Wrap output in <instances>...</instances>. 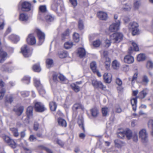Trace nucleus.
<instances>
[{
	"label": "nucleus",
	"instance_id": "1",
	"mask_svg": "<svg viewBox=\"0 0 153 153\" xmlns=\"http://www.w3.org/2000/svg\"><path fill=\"white\" fill-rule=\"evenodd\" d=\"M123 35L120 33H115L110 36V41L106 39L105 41V46L108 48L111 45V42L119 43L123 39Z\"/></svg>",
	"mask_w": 153,
	"mask_h": 153
},
{
	"label": "nucleus",
	"instance_id": "2",
	"mask_svg": "<svg viewBox=\"0 0 153 153\" xmlns=\"http://www.w3.org/2000/svg\"><path fill=\"white\" fill-rule=\"evenodd\" d=\"M139 136L143 143H145L148 141V134L146 129H141L139 132Z\"/></svg>",
	"mask_w": 153,
	"mask_h": 153
},
{
	"label": "nucleus",
	"instance_id": "3",
	"mask_svg": "<svg viewBox=\"0 0 153 153\" xmlns=\"http://www.w3.org/2000/svg\"><path fill=\"white\" fill-rule=\"evenodd\" d=\"M34 82L35 86L36 87L40 94L43 95L46 92L43 89L42 84L40 82V80L37 78L34 79Z\"/></svg>",
	"mask_w": 153,
	"mask_h": 153
},
{
	"label": "nucleus",
	"instance_id": "4",
	"mask_svg": "<svg viewBox=\"0 0 153 153\" xmlns=\"http://www.w3.org/2000/svg\"><path fill=\"white\" fill-rule=\"evenodd\" d=\"M35 32L37 33L39 39V45H41L44 42L45 38V34L42 32L39 29H36L35 30Z\"/></svg>",
	"mask_w": 153,
	"mask_h": 153
},
{
	"label": "nucleus",
	"instance_id": "5",
	"mask_svg": "<svg viewBox=\"0 0 153 153\" xmlns=\"http://www.w3.org/2000/svg\"><path fill=\"white\" fill-rule=\"evenodd\" d=\"M120 21L119 20L111 25L109 27V30L111 32H115L120 29Z\"/></svg>",
	"mask_w": 153,
	"mask_h": 153
},
{
	"label": "nucleus",
	"instance_id": "6",
	"mask_svg": "<svg viewBox=\"0 0 153 153\" xmlns=\"http://www.w3.org/2000/svg\"><path fill=\"white\" fill-rule=\"evenodd\" d=\"M21 52L25 57H27L30 56L32 51L26 45H24L21 48Z\"/></svg>",
	"mask_w": 153,
	"mask_h": 153
},
{
	"label": "nucleus",
	"instance_id": "7",
	"mask_svg": "<svg viewBox=\"0 0 153 153\" xmlns=\"http://www.w3.org/2000/svg\"><path fill=\"white\" fill-rule=\"evenodd\" d=\"M34 108L36 111L40 112H42L46 109L43 104L39 102L35 103Z\"/></svg>",
	"mask_w": 153,
	"mask_h": 153
},
{
	"label": "nucleus",
	"instance_id": "8",
	"mask_svg": "<svg viewBox=\"0 0 153 153\" xmlns=\"http://www.w3.org/2000/svg\"><path fill=\"white\" fill-rule=\"evenodd\" d=\"M2 137L4 140L10 146L13 148L16 147V143L13 140L11 139L9 137L5 135H3Z\"/></svg>",
	"mask_w": 153,
	"mask_h": 153
},
{
	"label": "nucleus",
	"instance_id": "9",
	"mask_svg": "<svg viewBox=\"0 0 153 153\" xmlns=\"http://www.w3.org/2000/svg\"><path fill=\"white\" fill-rule=\"evenodd\" d=\"M92 84L95 88H99L102 89H104L105 88V86H104L101 82L97 81L96 79L92 80Z\"/></svg>",
	"mask_w": 153,
	"mask_h": 153
},
{
	"label": "nucleus",
	"instance_id": "10",
	"mask_svg": "<svg viewBox=\"0 0 153 153\" xmlns=\"http://www.w3.org/2000/svg\"><path fill=\"white\" fill-rule=\"evenodd\" d=\"M21 9L23 11H28L31 10V4L28 2L25 1L22 4Z\"/></svg>",
	"mask_w": 153,
	"mask_h": 153
},
{
	"label": "nucleus",
	"instance_id": "11",
	"mask_svg": "<svg viewBox=\"0 0 153 153\" xmlns=\"http://www.w3.org/2000/svg\"><path fill=\"white\" fill-rule=\"evenodd\" d=\"M26 41L28 44L32 45L35 44L36 43V38L33 34H30L28 35Z\"/></svg>",
	"mask_w": 153,
	"mask_h": 153
},
{
	"label": "nucleus",
	"instance_id": "12",
	"mask_svg": "<svg viewBox=\"0 0 153 153\" xmlns=\"http://www.w3.org/2000/svg\"><path fill=\"white\" fill-rule=\"evenodd\" d=\"M62 2V0H53L51 6L52 9L54 11H56L57 10L58 6Z\"/></svg>",
	"mask_w": 153,
	"mask_h": 153
},
{
	"label": "nucleus",
	"instance_id": "13",
	"mask_svg": "<svg viewBox=\"0 0 153 153\" xmlns=\"http://www.w3.org/2000/svg\"><path fill=\"white\" fill-rule=\"evenodd\" d=\"M105 82L107 83H110L112 81V76L110 73H105L103 76Z\"/></svg>",
	"mask_w": 153,
	"mask_h": 153
},
{
	"label": "nucleus",
	"instance_id": "14",
	"mask_svg": "<svg viewBox=\"0 0 153 153\" xmlns=\"http://www.w3.org/2000/svg\"><path fill=\"white\" fill-rule=\"evenodd\" d=\"M97 15L98 17L101 20H105L108 18L107 14L104 12H99L97 13Z\"/></svg>",
	"mask_w": 153,
	"mask_h": 153
},
{
	"label": "nucleus",
	"instance_id": "15",
	"mask_svg": "<svg viewBox=\"0 0 153 153\" xmlns=\"http://www.w3.org/2000/svg\"><path fill=\"white\" fill-rule=\"evenodd\" d=\"M125 63L128 64H131L134 61V57L130 55H127L125 56L124 59Z\"/></svg>",
	"mask_w": 153,
	"mask_h": 153
},
{
	"label": "nucleus",
	"instance_id": "16",
	"mask_svg": "<svg viewBox=\"0 0 153 153\" xmlns=\"http://www.w3.org/2000/svg\"><path fill=\"white\" fill-rule=\"evenodd\" d=\"M72 109L74 111H76L80 109L83 110H84V108L83 106L80 103H76L72 107Z\"/></svg>",
	"mask_w": 153,
	"mask_h": 153
},
{
	"label": "nucleus",
	"instance_id": "17",
	"mask_svg": "<svg viewBox=\"0 0 153 153\" xmlns=\"http://www.w3.org/2000/svg\"><path fill=\"white\" fill-rule=\"evenodd\" d=\"M77 54L80 58L84 57L86 54V51L85 49L82 48H78Z\"/></svg>",
	"mask_w": 153,
	"mask_h": 153
},
{
	"label": "nucleus",
	"instance_id": "18",
	"mask_svg": "<svg viewBox=\"0 0 153 153\" xmlns=\"http://www.w3.org/2000/svg\"><path fill=\"white\" fill-rule=\"evenodd\" d=\"M137 97L135 98H132L131 99V102L132 105L133 110L135 111L137 109Z\"/></svg>",
	"mask_w": 153,
	"mask_h": 153
},
{
	"label": "nucleus",
	"instance_id": "19",
	"mask_svg": "<svg viewBox=\"0 0 153 153\" xmlns=\"http://www.w3.org/2000/svg\"><path fill=\"white\" fill-rule=\"evenodd\" d=\"M114 143L115 146L118 148H121L125 145L124 142L118 139L115 140Z\"/></svg>",
	"mask_w": 153,
	"mask_h": 153
},
{
	"label": "nucleus",
	"instance_id": "20",
	"mask_svg": "<svg viewBox=\"0 0 153 153\" xmlns=\"http://www.w3.org/2000/svg\"><path fill=\"white\" fill-rule=\"evenodd\" d=\"M9 39L14 43H16L20 39L19 36L14 34L11 35L9 36Z\"/></svg>",
	"mask_w": 153,
	"mask_h": 153
},
{
	"label": "nucleus",
	"instance_id": "21",
	"mask_svg": "<svg viewBox=\"0 0 153 153\" xmlns=\"http://www.w3.org/2000/svg\"><path fill=\"white\" fill-rule=\"evenodd\" d=\"M33 108L31 106H29L27 108L26 114L27 117L28 118H30L33 116Z\"/></svg>",
	"mask_w": 153,
	"mask_h": 153
},
{
	"label": "nucleus",
	"instance_id": "22",
	"mask_svg": "<svg viewBox=\"0 0 153 153\" xmlns=\"http://www.w3.org/2000/svg\"><path fill=\"white\" fill-rule=\"evenodd\" d=\"M13 110L15 111L17 115H20L23 113L24 111V108L22 106H20L18 108H14Z\"/></svg>",
	"mask_w": 153,
	"mask_h": 153
},
{
	"label": "nucleus",
	"instance_id": "23",
	"mask_svg": "<svg viewBox=\"0 0 153 153\" xmlns=\"http://www.w3.org/2000/svg\"><path fill=\"white\" fill-rule=\"evenodd\" d=\"M59 126L65 127L67 126V123L64 119L61 118H59L57 120Z\"/></svg>",
	"mask_w": 153,
	"mask_h": 153
},
{
	"label": "nucleus",
	"instance_id": "24",
	"mask_svg": "<svg viewBox=\"0 0 153 153\" xmlns=\"http://www.w3.org/2000/svg\"><path fill=\"white\" fill-rule=\"evenodd\" d=\"M125 135L128 140H130L131 138L133 135L131 131L129 129H127L125 131Z\"/></svg>",
	"mask_w": 153,
	"mask_h": 153
},
{
	"label": "nucleus",
	"instance_id": "25",
	"mask_svg": "<svg viewBox=\"0 0 153 153\" xmlns=\"http://www.w3.org/2000/svg\"><path fill=\"white\" fill-rule=\"evenodd\" d=\"M149 80L148 77L146 75H143L142 78L141 83L143 85H146L148 83Z\"/></svg>",
	"mask_w": 153,
	"mask_h": 153
},
{
	"label": "nucleus",
	"instance_id": "26",
	"mask_svg": "<svg viewBox=\"0 0 153 153\" xmlns=\"http://www.w3.org/2000/svg\"><path fill=\"white\" fill-rule=\"evenodd\" d=\"M28 19V16L26 14L24 13L20 14L19 16L20 20L25 22L27 21Z\"/></svg>",
	"mask_w": 153,
	"mask_h": 153
},
{
	"label": "nucleus",
	"instance_id": "27",
	"mask_svg": "<svg viewBox=\"0 0 153 153\" xmlns=\"http://www.w3.org/2000/svg\"><path fill=\"white\" fill-rule=\"evenodd\" d=\"M45 18L47 22H51L53 21L55 19L54 16L51 14H48L45 16Z\"/></svg>",
	"mask_w": 153,
	"mask_h": 153
},
{
	"label": "nucleus",
	"instance_id": "28",
	"mask_svg": "<svg viewBox=\"0 0 153 153\" xmlns=\"http://www.w3.org/2000/svg\"><path fill=\"white\" fill-rule=\"evenodd\" d=\"M92 116L93 117H97L99 114L98 109L96 108H92L90 110Z\"/></svg>",
	"mask_w": 153,
	"mask_h": 153
},
{
	"label": "nucleus",
	"instance_id": "29",
	"mask_svg": "<svg viewBox=\"0 0 153 153\" xmlns=\"http://www.w3.org/2000/svg\"><path fill=\"white\" fill-rule=\"evenodd\" d=\"M138 27V24L135 22H133L130 23L129 25L128 28L129 30L136 28Z\"/></svg>",
	"mask_w": 153,
	"mask_h": 153
},
{
	"label": "nucleus",
	"instance_id": "30",
	"mask_svg": "<svg viewBox=\"0 0 153 153\" xmlns=\"http://www.w3.org/2000/svg\"><path fill=\"white\" fill-rule=\"evenodd\" d=\"M110 63L111 60L110 58H106L105 61V68L107 70H110Z\"/></svg>",
	"mask_w": 153,
	"mask_h": 153
},
{
	"label": "nucleus",
	"instance_id": "31",
	"mask_svg": "<svg viewBox=\"0 0 153 153\" xmlns=\"http://www.w3.org/2000/svg\"><path fill=\"white\" fill-rule=\"evenodd\" d=\"M49 106L51 111H55L57 108V105L55 102H51L49 103Z\"/></svg>",
	"mask_w": 153,
	"mask_h": 153
},
{
	"label": "nucleus",
	"instance_id": "32",
	"mask_svg": "<svg viewBox=\"0 0 153 153\" xmlns=\"http://www.w3.org/2000/svg\"><path fill=\"white\" fill-rule=\"evenodd\" d=\"M13 95L12 94H8L5 97L6 103L8 102L11 103L13 101Z\"/></svg>",
	"mask_w": 153,
	"mask_h": 153
},
{
	"label": "nucleus",
	"instance_id": "33",
	"mask_svg": "<svg viewBox=\"0 0 153 153\" xmlns=\"http://www.w3.org/2000/svg\"><path fill=\"white\" fill-rule=\"evenodd\" d=\"M120 63L116 60H114L112 62V67L114 69H117L120 67Z\"/></svg>",
	"mask_w": 153,
	"mask_h": 153
},
{
	"label": "nucleus",
	"instance_id": "34",
	"mask_svg": "<svg viewBox=\"0 0 153 153\" xmlns=\"http://www.w3.org/2000/svg\"><path fill=\"white\" fill-rule=\"evenodd\" d=\"M147 94L146 91L145 90H143L139 93L138 96L137 97L141 99H143L146 97Z\"/></svg>",
	"mask_w": 153,
	"mask_h": 153
},
{
	"label": "nucleus",
	"instance_id": "35",
	"mask_svg": "<svg viewBox=\"0 0 153 153\" xmlns=\"http://www.w3.org/2000/svg\"><path fill=\"white\" fill-rule=\"evenodd\" d=\"M90 68L93 72H95L97 70V64L95 62H93L90 64Z\"/></svg>",
	"mask_w": 153,
	"mask_h": 153
},
{
	"label": "nucleus",
	"instance_id": "36",
	"mask_svg": "<svg viewBox=\"0 0 153 153\" xmlns=\"http://www.w3.org/2000/svg\"><path fill=\"white\" fill-rule=\"evenodd\" d=\"M73 45V42H66L64 44V47L66 49H69L72 47Z\"/></svg>",
	"mask_w": 153,
	"mask_h": 153
},
{
	"label": "nucleus",
	"instance_id": "37",
	"mask_svg": "<svg viewBox=\"0 0 153 153\" xmlns=\"http://www.w3.org/2000/svg\"><path fill=\"white\" fill-rule=\"evenodd\" d=\"M59 57L61 58H63L67 57L68 53L66 51H62L59 52L58 53Z\"/></svg>",
	"mask_w": 153,
	"mask_h": 153
},
{
	"label": "nucleus",
	"instance_id": "38",
	"mask_svg": "<svg viewBox=\"0 0 153 153\" xmlns=\"http://www.w3.org/2000/svg\"><path fill=\"white\" fill-rule=\"evenodd\" d=\"M78 123L79 127L82 128L84 131H85V129L83 126V121L82 117H81L80 118H78Z\"/></svg>",
	"mask_w": 153,
	"mask_h": 153
},
{
	"label": "nucleus",
	"instance_id": "39",
	"mask_svg": "<svg viewBox=\"0 0 153 153\" xmlns=\"http://www.w3.org/2000/svg\"><path fill=\"white\" fill-rule=\"evenodd\" d=\"M72 88L76 92H79L80 90L79 86L75 83H72L71 85Z\"/></svg>",
	"mask_w": 153,
	"mask_h": 153
},
{
	"label": "nucleus",
	"instance_id": "40",
	"mask_svg": "<svg viewBox=\"0 0 153 153\" xmlns=\"http://www.w3.org/2000/svg\"><path fill=\"white\" fill-rule=\"evenodd\" d=\"M46 63L47 67L49 68L53 64V61L51 59H48L46 60Z\"/></svg>",
	"mask_w": 153,
	"mask_h": 153
},
{
	"label": "nucleus",
	"instance_id": "41",
	"mask_svg": "<svg viewBox=\"0 0 153 153\" xmlns=\"http://www.w3.org/2000/svg\"><path fill=\"white\" fill-rule=\"evenodd\" d=\"M10 130L12 132L14 136L17 137L19 136V134L17 128H10Z\"/></svg>",
	"mask_w": 153,
	"mask_h": 153
},
{
	"label": "nucleus",
	"instance_id": "42",
	"mask_svg": "<svg viewBox=\"0 0 153 153\" xmlns=\"http://www.w3.org/2000/svg\"><path fill=\"white\" fill-rule=\"evenodd\" d=\"M145 59V56L143 54H140L138 55L137 57V59L138 61H143Z\"/></svg>",
	"mask_w": 153,
	"mask_h": 153
},
{
	"label": "nucleus",
	"instance_id": "43",
	"mask_svg": "<svg viewBox=\"0 0 153 153\" xmlns=\"http://www.w3.org/2000/svg\"><path fill=\"white\" fill-rule=\"evenodd\" d=\"M109 111V109L107 107H104L102 108V113L103 115L104 116H106L108 115Z\"/></svg>",
	"mask_w": 153,
	"mask_h": 153
},
{
	"label": "nucleus",
	"instance_id": "44",
	"mask_svg": "<svg viewBox=\"0 0 153 153\" xmlns=\"http://www.w3.org/2000/svg\"><path fill=\"white\" fill-rule=\"evenodd\" d=\"M32 68L33 70L37 72H39L41 70V68L39 64H35L33 65Z\"/></svg>",
	"mask_w": 153,
	"mask_h": 153
},
{
	"label": "nucleus",
	"instance_id": "45",
	"mask_svg": "<svg viewBox=\"0 0 153 153\" xmlns=\"http://www.w3.org/2000/svg\"><path fill=\"white\" fill-rule=\"evenodd\" d=\"M102 44L101 41L98 39L94 41L93 43V45L95 47H99Z\"/></svg>",
	"mask_w": 153,
	"mask_h": 153
},
{
	"label": "nucleus",
	"instance_id": "46",
	"mask_svg": "<svg viewBox=\"0 0 153 153\" xmlns=\"http://www.w3.org/2000/svg\"><path fill=\"white\" fill-rule=\"evenodd\" d=\"M133 140L135 142H137L138 140V137L137 133V132H134L132 136Z\"/></svg>",
	"mask_w": 153,
	"mask_h": 153
},
{
	"label": "nucleus",
	"instance_id": "47",
	"mask_svg": "<svg viewBox=\"0 0 153 153\" xmlns=\"http://www.w3.org/2000/svg\"><path fill=\"white\" fill-rule=\"evenodd\" d=\"M131 31L132 35L133 36L139 34L140 31L138 27L130 30Z\"/></svg>",
	"mask_w": 153,
	"mask_h": 153
},
{
	"label": "nucleus",
	"instance_id": "48",
	"mask_svg": "<svg viewBox=\"0 0 153 153\" xmlns=\"http://www.w3.org/2000/svg\"><path fill=\"white\" fill-rule=\"evenodd\" d=\"M78 27L79 29L80 30H82L84 28L83 22L81 19H79V21Z\"/></svg>",
	"mask_w": 153,
	"mask_h": 153
},
{
	"label": "nucleus",
	"instance_id": "49",
	"mask_svg": "<svg viewBox=\"0 0 153 153\" xmlns=\"http://www.w3.org/2000/svg\"><path fill=\"white\" fill-rule=\"evenodd\" d=\"M73 39L75 42H78L79 40V34L77 33H74L73 36Z\"/></svg>",
	"mask_w": 153,
	"mask_h": 153
},
{
	"label": "nucleus",
	"instance_id": "50",
	"mask_svg": "<svg viewBox=\"0 0 153 153\" xmlns=\"http://www.w3.org/2000/svg\"><path fill=\"white\" fill-rule=\"evenodd\" d=\"M69 30L68 29L62 35V40H64L66 38V37L68 36L69 35Z\"/></svg>",
	"mask_w": 153,
	"mask_h": 153
},
{
	"label": "nucleus",
	"instance_id": "51",
	"mask_svg": "<svg viewBox=\"0 0 153 153\" xmlns=\"http://www.w3.org/2000/svg\"><path fill=\"white\" fill-rule=\"evenodd\" d=\"M125 131L118 132L117 134V136L118 137L123 139L125 136Z\"/></svg>",
	"mask_w": 153,
	"mask_h": 153
},
{
	"label": "nucleus",
	"instance_id": "52",
	"mask_svg": "<svg viewBox=\"0 0 153 153\" xmlns=\"http://www.w3.org/2000/svg\"><path fill=\"white\" fill-rule=\"evenodd\" d=\"M148 126L149 127H151L152 128L151 134L153 136V120H149L148 123Z\"/></svg>",
	"mask_w": 153,
	"mask_h": 153
},
{
	"label": "nucleus",
	"instance_id": "53",
	"mask_svg": "<svg viewBox=\"0 0 153 153\" xmlns=\"http://www.w3.org/2000/svg\"><path fill=\"white\" fill-rule=\"evenodd\" d=\"M138 74L137 72H136L134 75L132 77V79L131 80V84L132 85H133V84L134 83L135 81H136L137 79V76Z\"/></svg>",
	"mask_w": 153,
	"mask_h": 153
},
{
	"label": "nucleus",
	"instance_id": "54",
	"mask_svg": "<svg viewBox=\"0 0 153 153\" xmlns=\"http://www.w3.org/2000/svg\"><path fill=\"white\" fill-rule=\"evenodd\" d=\"M146 68L148 69H152L153 68V63L151 61H148L146 64Z\"/></svg>",
	"mask_w": 153,
	"mask_h": 153
},
{
	"label": "nucleus",
	"instance_id": "55",
	"mask_svg": "<svg viewBox=\"0 0 153 153\" xmlns=\"http://www.w3.org/2000/svg\"><path fill=\"white\" fill-rule=\"evenodd\" d=\"M22 80L24 81L25 82L28 84L30 82V78L28 76H25L22 79Z\"/></svg>",
	"mask_w": 153,
	"mask_h": 153
},
{
	"label": "nucleus",
	"instance_id": "56",
	"mask_svg": "<svg viewBox=\"0 0 153 153\" xmlns=\"http://www.w3.org/2000/svg\"><path fill=\"white\" fill-rule=\"evenodd\" d=\"M39 11L42 12H45L47 11L46 7L45 5H41L39 6Z\"/></svg>",
	"mask_w": 153,
	"mask_h": 153
},
{
	"label": "nucleus",
	"instance_id": "57",
	"mask_svg": "<svg viewBox=\"0 0 153 153\" xmlns=\"http://www.w3.org/2000/svg\"><path fill=\"white\" fill-rule=\"evenodd\" d=\"M140 4L139 1L137 0L134 3V7L136 9H138L140 5Z\"/></svg>",
	"mask_w": 153,
	"mask_h": 153
},
{
	"label": "nucleus",
	"instance_id": "58",
	"mask_svg": "<svg viewBox=\"0 0 153 153\" xmlns=\"http://www.w3.org/2000/svg\"><path fill=\"white\" fill-rule=\"evenodd\" d=\"M5 92V90L4 89H3L2 90H0V100H1L3 99Z\"/></svg>",
	"mask_w": 153,
	"mask_h": 153
},
{
	"label": "nucleus",
	"instance_id": "59",
	"mask_svg": "<svg viewBox=\"0 0 153 153\" xmlns=\"http://www.w3.org/2000/svg\"><path fill=\"white\" fill-rule=\"evenodd\" d=\"M132 45L133 47V50L136 51H139V48L137 45L135 43L132 42Z\"/></svg>",
	"mask_w": 153,
	"mask_h": 153
},
{
	"label": "nucleus",
	"instance_id": "60",
	"mask_svg": "<svg viewBox=\"0 0 153 153\" xmlns=\"http://www.w3.org/2000/svg\"><path fill=\"white\" fill-rule=\"evenodd\" d=\"M116 82L119 86H121L122 84V80L120 78H117L116 79Z\"/></svg>",
	"mask_w": 153,
	"mask_h": 153
},
{
	"label": "nucleus",
	"instance_id": "61",
	"mask_svg": "<svg viewBox=\"0 0 153 153\" xmlns=\"http://www.w3.org/2000/svg\"><path fill=\"white\" fill-rule=\"evenodd\" d=\"M58 76L59 79L62 81H64L66 80L65 77L62 74H59Z\"/></svg>",
	"mask_w": 153,
	"mask_h": 153
},
{
	"label": "nucleus",
	"instance_id": "62",
	"mask_svg": "<svg viewBox=\"0 0 153 153\" xmlns=\"http://www.w3.org/2000/svg\"><path fill=\"white\" fill-rule=\"evenodd\" d=\"M125 7H122L123 10L126 11H128L130 10L131 8V6L129 5H125Z\"/></svg>",
	"mask_w": 153,
	"mask_h": 153
},
{
	"label": "nucleus",
	"instance_id": "63",
	"mask_svg": "<svg viewBox=\"0 0 153 153\" xmlns=\"http://www.w3.org/2000/svg\"><path fill=\"white\" fill-rule=\"evenodd\" d=\"M115 111L117 112L120 113L122 111V109L118 105L115 106Z\"/></svg>",
	"mask_w": 153,
	"mask_h": 153
},
{
	"label": "nucleus",
	"instance_id": "64",
	"mask_svg": "<svg viewBox=\"0 0 153 153\" xmlns=\"http://www.w3.org/2000/svg\"><path fill=\"white\" fill-rule=\"evenodd\" d=\"M21 94L23 97H25L29 95V92L28 91H23L21 92Z\"/></svg>",
	"mask_w": 153,
	"mask_h": 153
}]
</instances>
